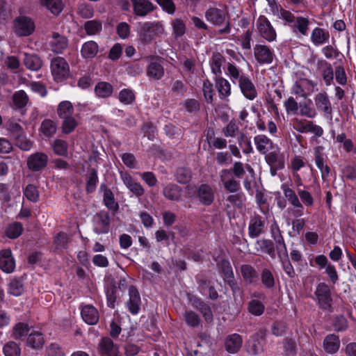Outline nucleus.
<instances>
[{"label": "nucleus", "instance_id": "f257e3e1", "mask_svg": "<svg viewBox=\"0 0 356 356\" xmlns=\"http://www.w3.org/2000/svg\"><path fill=\"white\" fill-rule=\"evenodd\" d=\"M226 74L233 83L238 82L240 90L246 99L254 100L257 97V90L251 79L234 63H227Z\"/></svg>", "mask_w": 356, "mask_h": 356}, {"label": "nucleus", "instance_id": "f03ea898", "mask_svg": "<svg viewBox=\"0 0 356 356\" xmlns=\"http://www.w3.org/2000/svg\"><path fill=\"white\" fill-rule=\"evenodd\" d=\"M280 15L295 34L307 36L309 30V19L302 16L296 17L291 11L281 9Z\"/></svg>", "mask_w": 356, "mask_h": 356}, {"label": "nucleus", "instance_id": "7ed1b4c3", "mask_svg": "<svg viewBox=\"0 0 356 356\" xmlns=\"http://www.w3.org/2000/svg\"><path fill=\"white\" fill-rule=\"evenodd\" d=\"M314 301L323 312L332 313L334 311L331 286L325 282H319L316 286Z\"/></svg>", "mask_w": 356, "mask_h": 356}, {"label": "nucleus", "instance_id": "20e7f679", "mask_svg": "<svg viewBox=\"0 0 356 356\" xmlns=\"http://www.w3.org/2000/svg\"><path fill=\"white\" fill-rule=\"evenodd\" d=\"M206 19L214 26H220L225 24V26L218 31L219 34L229 33L231 31L228 14L225 9L217 7H209L205 12Z\"/></svg>", "mask_w": 356, "mask_h": 356}, {"label": "nucleus", "instance_id": "39448f33", "mask_svg": "<svg viewBox=\"0 0 356 356\" xmlns=\"http://www.w3.org/2000/svg\"><path fill=\"white\" fill-rule=\"evenodd\" d=\"M219 272L223 276L225 282L230 287L233 294L240 293L241 289L234 278L233 269L227 259H222L218 264Z\"/></svg>", "mask_w": 356, "mask_h": 356}, {"label": "nucleus", "instance_id": "423d86ee", "mask_svg": "<svg viewBox=\"0 0 356 356\" xmlns=\"http://www.w3.org/2000/svg\"><path fill=\"white\" fill-rule=\"evenodd\" d=\"M163 32L162 25L159 22H145L140 27L139 38L143 43H150L155 38Z\"/></svg>", "mask_w": 356, "mask_h": 356}, {"label": "nucleus", "instance_id": "0eeeda50", "mask_svg": "<svg viewBox=\"0 0 356 356\" xmlns=\"http://www.w3.org/2000/svg\"><path fill=\"white\" fill-rule=\"evenodd\" d=\"M51 72L56 81H62L66 79L70 74V67L67 62L63 57L54 58L50 65Z\"/></svg>", "mask_w": 356, "mask_h": 356}, {"label": "nucleus", "instance_id": "6e6552de", "mask_svg": "<svg viewBox=\"0 0 356 356\" xmlns=\"http://www.w3.org/2000/svg\"><path fill=\"white\" fill-rule=\"evenodd\" d=\"M15 33L20 37L31 35L35 30L33 21L26 16H19L14 21Z\"/></svg>", "mask_w": 356, "mask_h": 356}, {"label": "nucleus", "instance_id": "1a4fd4ad", "mask_svg": "<svg viewBox=\"0 0 356 356\" xmlns=\"http://www.w3.org/2000/svg\"><path fill=\"white\" fill-rule=\"evenodd\" d=\"M48 161L49 157L47 154L37 152L27 158V168L33 172H40L47 166Z\"/></svg>", "mask_w": 356, "mask_h": 356}, {"label": "nucleus", "instance_id": "9d476101", "mask_svg": "<svg viewBox=\"0 0 356 356\" xmlns=\"http://www.w3.org/2000/svg\"><path fill=\"white\" fill-rule=\"evenodd\" d=\"M257 27L260 35L268 42L276 39V32L270 21L264 15H260L257 21Z\"/></svg>", "mask_w": 356, "mask_h": 356}, {"label": "nucleus", "instance_id": "9b49d317", "mask_svg": "<svg viewBox=\"0 0 356 356\" xmlns=\"http://www.w3.org/2000/svg\"><path fill=\"white\" fill-rule=\"evenodd\" d=\"M198 291L204 296L211 300H216L219 298L218 293L215 288L214 282L206 277L197 280Z\"/></svg>", "mask_w": 356, "mask_h": 356}, {"label": "nucleus", "instance_id": "f8f14e48", "mask_svg": "<svg viewBox=\"0 0 356 356\" xmlns=\"http://www.w3.org/2000/svg\"><path fill=\"white\" fill-rule=\"evenodd\" d=\"M110 216L106 211H101L93 218V231L97 234H107L110 227Z\"/></svg>", "mask_w": 356, "mask_h": 356}, {"label": "nucleus", "instance_id": "ddd939ff", "mask_svg": "<svg viewBox=\"0 0 356 356\" xmlns=\"http://www.w3.org/2000/svg\"><path fill=\"white\" fill-rule=\"evenodd\" d=\"M99 356H119V347L108 337H102L98 344Z\"/></svg>", "mask_w": 356, "mask_h": 356}, {"label": "nucleus", "instance_id": "4468645a", "mask_svg": "<svg viewBox=\"0 0 356 356\" xmlns=\"http://www.w3.org/2000/svg\"><path fill=\"white\" fill-rule=\"evenodd\" d=\"M315 263L321 268L325 267V273L327 275L330 282L333 285L336 284L339 281V275L335 266L332 264H328L327 258L323 255L320 254L315 257Z\"/></svg>", "mask_w": 356, "mask_h": 356}, {"label": "nucleus", "instance_id": "2eb2a0df", "mask_svg": "<svg viewBox=\"0 0 356 356\" xmlns=\"http://www.w3.org/2000/svg\"><path fill=\"white\" fill-rule=\"evenodd\" d=\"M254 55L259 64H270L273 60V51L266 45L256 44L254 47Z\"/></svg>", "mask_w": 356, "mask_h": 356}, {"label": "nucleus", "instance_id": "dca6fc26", "mask_svg": "<svg viewBox=\"0 0 356 356\" xmlns=\"http://www.w3.org/2000/svg\"><path fill=\"white\" fill-rule=\"evenodd\" d=\"M15 268V260L10 249L0 252V269L6 273H11Z\"/></svg>", "mask_w": 356, "mask_h": 356}, {"label": "nucleus", "instance_id": "f3484780", "mask_svg": "<svg viewBox=\"0 0 356 356\" xmlns=\"http://www.w3.org/2000/svg\"><path fill=\"white\" fill-rule=\"evenodd\" d=\"M129 298L127 304L128 310L133 315L138 314L140 309L141 299L135 286L131 285L129 287Z\"/></svg>", "mask_w": 356, "mask_h": 356}, {"label": "nucleus", "instance_id": "a211bd4d", "mask_svg": "<svg viewBox=\"0 0 356 356\" xmlns=\"http://www.w3.org/2000/svg\"><path fill=\"white\" fill-rule=\"evenodd\" d=\"M316 86V84L311 80L303 79L296 82L293 90L296 95L306 98L314 92Z\"/></svg>", "mask_w": 356, "mask_h": 356}, {"label": "nucleus", "instance_id": "6ab92c4d", "mask_svg": "<svg viewBox=\"0 0 356 356\" xmlns=\"http://www.w3.org/2000/svg\"><path fill=\"white\" fill-rule=\"evenodd\" d=\"M214 81L220 99L228 101L232 94L231 84L229 81L221 76H217L215 77Z\"/></svg>", "mask_w": 356, "mask_h": 356}, {"label": "nucleus", "instance_id": "aec40b11", "mask_svg": "<svg viewBox=\"0 0 356 356\" xmlns=\"http://www.w3.org/2000/svg\"><path fill=\"white\" fill-rule=\"evenodd\" d=\"M120 177L125 186L137 197H140L144 194L143 187L140 183L136 182L128 172H120Z\"/></svg>", "mask_w": 356, "mask_h": 356}, {"label": "nucleus", "instance_id": "412c9836", "mask_svg": "<svg viewBox=\"0 0 356 356\" xmlns=\"http://www.w3.org/2000/svg\"><path fill=\"white\" fill-rule=\"evenodd\" d=\"M134 13L139 17H145L155 9V6L149 0H131Z\"/></svg>", "mask_w": 356, "mask_h": 356}, {"label": "nucleus", "instance_id": "4be33fe9", "mask_svg": "<svg viewBox=\"0 0 356 356\" xmlns=\"http://www.w3.org/2000/svg\"><path fill=\"white\" fill-rule=\"evenodd\" d=\"M339 336L336 334H329L323 339V346L327 354L333 355L337 353L340 348Z\"/></svg>", "mask_w": 356, "mask_h": 356}, {"label": "nucleus", "instance_id": "5701e85b", "mask_svg": "<svg viewBox=\"0 0 356 356\" xmlns=\"http://www.w3.org/2000/svg\"><path fill=\"white\" fill-rule=\"evenodd\" d=\"M12 102L13 109L19 110L22 114H24L25 107L29 103V97L24 90H17L12 96Z\"/></svg>", "mask_w": 356, "mask_h": 356}, {"label": "nucleus", "instance_id": "b1692460", "mask_svg": "<svg viewBox=\"0 0 356 356\" xmlns=\"http://www.w3.org/2000/svg\"><path fill=\"white\" fill-rule=\"evenodd\" d=\"M264 342V337L256 333L250 337L247 344V350L251 355H257L263 350V345Z\"/></svg>", "mask_w": 356, "mask_h": 356}, {"label": "nucleus", "instance_id": "393cba45", "mask_svg": "<svg viewBox=\"0 0 356 356\" xmlns=\"http://www.w3.org/2000/svg\"><path fill=\"white\" fill-rule=\"evenodd\" d=\"M323 150V147L322 146L315 147V163L318 168L321 170L322 179H325L330 175V168L327 164H325L323 154L322 152Z\"/></svg>", "mask_w": 356, "mask_h": 356}, {"label": "nucleus", "instance_id": "a878e982", "mask_svg": "<svg viewBox=\"0 0 356 356\" xmlns=\"http://www.w3.org/2000/svg\"><path fill=\"white\" fill-rule=\"evenodd\" d=\"M242 343V337L238 334L234 333L227 337L225 342V348L229 353L235 354L239 351Z\"/></svg>", "mask_w": 356, "mask_h": 356}, {"label": "nucleus", "instance_id": "bb28decb", "mask_svg": "<svg viewBox=\"0 0 356 356\" xmlns=\"http://www.w3.org/2000/svg\"><path fill=\"white\" fill-rule=\"evenodd\" d=\"M23 64L29 70L38 71L42 66V60L36 54H23Z\"/></svg>", "mask_w": 356, "mask_h": 356}, {"label": "nucleus", "instance_id": "cd10ccee", "mask_svg": "<svg viewBox=\"0 0 356 356\" xmlns=\"http://www.w3.org/2000/svg\"><path fill=\"white\" fill-rule=\"evenodd\" d=\"M314 102L318 111L325 114L332 113V104L326 92H319L316 95Z\"/></svg>", "mask_w": 356, "mask_h": 356}, {"label": "nucleus", "instance_id": "c85d7f7f", "mask_svg": "<svg viewBox=\"0 0 356 356\" xmlns=\"http://www.w3.org/2000/svg\"><path fill=\"white\" fill-rule=\"evenodd\" d=\"M49 46L52 51L56 54H62L67 47V39L58 33L54 32L49 42Z\"/></svg>", "mask_w": 356, "mask_h": 356}, {"label": "nucleus", "instance_id": "c756f323", "mask_svg": "<svg viewBox=\"0 0 356 356\" xmlns=\"http://www.w3.org/2000/svg\"><path fill=\"white\" fill-rule=\"evenodd\" d=\"M192 305L202 314L207 323H211L213 321V316L211 307L200 298H195Z\"/></svg>", "mask_w": 356, "mask_h": 356}, {"label": "nucleus", "instance_id": "7c9ffc66", "mask_svg": "<svg viewBox=\"0 0 356 356\" xmlns=\"http://www.w3.org/2000/svg\"><path fill=\"white\" fill-rule=\"evenodd\" d=\"M330 321L332 330L336 332H344L349 327L348 321L343 314H334Z\"/></svg>", "mask_w": 356, "mask_h": 356}, {"label": "nucleus", "instance_id": "2f4dec72", "mask_svg": "<svg viewBox=\"0 0 356 356\" xmlns=\"http://www.w3.org/2000/svg\"><path fill=\"white\" fill-rule=\"evenodd\" d=\"M81 314L83 320L88 325H95L99 321L98 311L91 305H85Z\"/></svg>", "mask_w": 356, "mask_h": 356}, {"label": "nucleus", "instance_id": "473e14b6", "mask_svg": "<svg viewBox=\"0 0 356 356\" xmlns=\"http://www.w3.org/2000/svg\"><path fill=\"white\" fill-rule=\"evenodd\" d=\"M264 227V222L261 217L256 216L252 218L249 222L248 234L252 238L258 237L262 232Z\"/></svg>", "mask_w": 356, "mask_h": 356}, {"label": "nucleus", "instance_id": "72a5a7b5", "mask_svg": "<svg viewBox=\"0 0 356 356\" xmlns=\"http://www.w3.org/2000/svg\"><path fill=\"white\" fill-rule=\"evenodd\" d=\"M225 62V57L218 51L213 52L209 60L211 72L216 76H220L222 74V65Z\"/></svg>", "mask_w": 356, "mask_h": 356}, {"label": "nucleus", "instance_id": "f704fd0d", "mask_svg": "<svg viewBox=\"0 0 356 356\" xmlns=\"http://www.w3.org/2000/svg\"><path fill=\"white\" fill-rule=\"evenodd\" d=\"M241 273L243 280L249 284H254L258 280L259 274L250 264H243L241 266Z\"/></svg>", "mask_w": 356, "mask_h": 356}, {"label": "nucleus", "instance_id": "c9c22d12", "mask_svg": "<svg viewBox=\"0 0 356 356\" xmlns=\"http://www.w3.org/2000/svg\"><path fill=\"white\" fill-rule=\"evenodd\" d=\"M26 343L31 348L40 350L42 348L44 343V334L39 331H33L29 334Z\"/></svg>", "mask_w": 356, "mask_h": 356}, {"label": "nucleus", "instance_id": "e433bc0d", "mask_svg": "<svg viewBox=\"0 0 356 356\" xmlns=\"http://www.w3.org/2000/svg\"><path fill=\"white\" fill-rule=\"evenodd\" d=\"M254 142L257 151L261 154H266L273 147V141L265 135L254 136Z\"/></svg>", "mask_w": 356, "mask_h": 356}, {"label": "nucleus", "instance_id": "4c0bfd02", "mask_svg": "<svg viewBox=\"0 0 356 356\" xmlns=\"http://www.w3.org/2000/svg\"><path fill=\"white\" fill-rule=\"evenodd\" d=\"M181 187L175 184H168L163 190V194L170 200H179L182 195Z\"/></svg>", "mask_w": 356, "mask_h": 356}, {"label": "nucleus", "instance_id": "58836bf2", "mask_svg": "<svg viewBox=\"0 0 356 356\" xmlns=\"http://www.w3.org/2000/svg\"><path fill=\"white\" fill-rule=\"evenodd\" d=\"M99 51V46L95 41L90 40L83 44L81 54L86 59H91L96 56Z\"/></svg>", "mask_w": 356, "mask_h": 356}, {"label": "nucleus", "instance_id": "ea45409f", "mask_svg": "<svg viewBox=\"0 0 356 356\" xmlns=\"http://www.w3.org/2000/svg\"><path fill=\"white\" fill-rule=\"evenodd\" d=\"M147 75L149 79L158 81L164 76V68L157 62H151L147 67Z\"/></svg>", "mask_w": 356, "mask_h": 356}, {"label": "nucleus", "instance_id": "a19ab883", "mask_svg": "<svg viewBox=\"0 0 356 356\" xmlns=\"http://www.w3.org/2000/svg\"><path fill=\"white\" fill-rule=\"evenodd\" d=\"M261 282L266 289H273L275 286V277L268 268H264L260 273Z\"/></svg>", "mask_w": 356, "mask_h": 356}, {"label": "nucleus", "instance_id": "79ce46f5", "mask_svg": "<svg viewBox=\"0 0 356 356\" xmlns=\"http://www.w3.org/2000/svg\"><path fill=\"white\" fill-rule=\"evenodd\" d=\"M30 327L28 323L19 322L16 323L12 330V337L16 340H22L23 338L29 336Z\"/></svg>", "mask_w": 356, "mask_h": 356}, {"label": "nucleus", "instance_id": "37998d69", "mask_svg": "<svg viewBox=\"0 0 356 356\" xmlns=\"http://www.w3.org/2000/svg\"><path fill=\"white\" fill-rule=\"evenodd\" d=\"M329 38V33L318 27H316L311 34V40L315 45H320L327 42Z\"/></svg>", "mask_w": 356, "mask_h": 356}, {"label": "nucleus", "instance_id": "c03bdc74", "mask_svg": "<svg viewBox=\"0 0 356 356\" xmlns=\"http://www.w3.org/2000/svg\"><path fill=\"white\" fill-rule=\"evenodd\" d=\"M23 225L20 222H13L8 225L5 230V235L10 239L17 238L23 232Z\"/></svg>", "mask_w": 356, "mask_h": 356}, {"label": "nucleus", "instance_id": "a18cd8bd", "mask_svg": "<svg viewBox=\"0 0 356 356\" xmlns=\"http://www.w3.org/2000/svg\"><path fill=\"white\" fill-rule=\"evenodd\" d=\"M207 140L211 147L216 149H224L227 147V142L225 138L216 137L213 130L208 131Z\"/></svg>", "mask_w": 356, "mask_h": 356}, {"label": "nucleus", "instance_id": "49530a36", "mask_svg": "<svg viewBox=\"0 0 356 356\" xmlns=\"http://www.w3.org/2000/svg\"><path fill=\"white\" fill-rule=\"evenodd\" d=\"M24 291V286L20 278H14L8 284V293L13 296H20Z\"/></svg>", "mask_w": 356, "mask_h": 356}, {"label": "nucleus", "instance_id": "de8ad7c7", "mask_svg": "<svg viewBox=\"0 0 356 356\" xmlns=\"http://www.w3.org/2000/svg\"><path fill=\"white\" fill-rule=\"evenodd\" d=\"M266 160L270 166H275L277 168H284V156L275 151L270 152L266 156Z\"/></svg>", "mask_w": 356, "mask_h": 356}, {"label": "nucleus", "instance_id": "09e8293b", "mask_svg": "<svg viewBox=\"0 0 356 356\" xmlns=\"http://www.w3.org/2000/svg\"><path fill=\"white\" fill-rule=\"evenodd\" d=\"M74 111V106L69 101H63L58 105L57 115L61 120L73 115Z\"/></svg>", "mask_w": 356, "mask_h": 356}, {"label": "nucleus", "instance_id": "8fccbe9b", "mask_svg": "<svg viewBox=\"0 0 356 356\" xmlns=\"http://www.w3.org/2000/svg\"><path fill=\"white\" fill-rule=\"evenodd\" d=\"M113 86L108 82L101 81L97 83L95 88V92L97 97L106 98L113 93Z\"/></svg>", "mask_w": 356, "mask_h": 356}, {"label": "nucleus", "instance_id": "3c124183", "mask_svg": "<svg viewBox=\"0 0 356 356\" xmlns=\"http://www.w3.org/2000/svg\"><path fill=\"white\" fill-rule=\"evenodd\" d=\"M248 311L255 316H261L265 311V305L259 300L252 299L248 304Z\"/></svg>", "mask_w": 356, "mask_h": 356}, {"label": "nucleus", "instance_id": "603ef678", "mask_svg": "<svg viewBox=\"0 0 356 356\" xmlns=\"http://www.w3.org/2000/svg\"><path fill=\"white\" fill-rule=\"evenodd\" d=\"M197 195L201 200H213L214 189L209 184H201L197 188Z\"/></svg>", "mask_w": 356, "mask_h": 356}, {"label": "nucleus", "instance_id": "864d4df0", "mask_svg": "<svg viewBox=\"0 0 356 356\" xmlns=\"http://www.w3.org/2000/svg\"><path fill=\"white\" fill-rule=\"evenodd\" d=\"M321 69H322V76L323 80L325 82L327 86L331 85V83L334 78V72L332 67L330 63H327L325 60L321 61L319 63Z\"/></svg>", "mask_w": 356, "mask_h": 356}, {"label": "nucleus", "instance_id": "5fc2aeb1", "mask_svg": "<svg viewBox=\"0 0 356 356\" xmlns=\"http://www.w3.org/2000/svg\"><path fill=\"white\" fill-rule=\"evenodd\" d=\"M4 356H21L19 345L13 341L6 342L2 349Z\"/></svg>", "mask_w": 356, "mask_h": 356}, {"label": "nucleus", "instance_id": "6e6d98bb", "mask_svg": "<svg viewBox=\"0 0 356 356\" xmlns=\"http://www.w3.org/2000/svg\"><path fill=\"white\" fill-rule=\"evenodd\" d=\"M77 126L78 122L74 115L62 119L61 129L65 134L72 133Z\"/></svg>", "mask_w": 356, "mask_h": 356}, {"label": "nucleus", "instance_id": "4d7b16f0", "mask_svg": "<svg viewBox=\"0 0 356 356\" xmlns=\"http://www.w3.org/2000/svg\"><path fill=\"white\" fill-rule=\"evenodd\" d=\"M291 205L288 207L287 213V224L290 225L289 219L291 217L299 218L303 215V207L301 202H291Z\"/></svg>", "mask_w": 356, "mask_h": 356}, {"label": "nucleus", "instance_id": "13d9d810", "mask_svg": "<svg viewBox=\"0 0 356 356\" xmlns=\"http://www.w3.org/2000/svg\"><path fill=\"white\" fill-rule=\"evenodd\" d=\"M84 29L88 35H96L102 29V24L99 20L93 19L85 22Z\"/></svg>", "mask_w": 356, "mask_h": 356}, {"label": "nucleus", "instance_id": "bf43d9fd", "mask_svg": "<svg viewBox=\"0 0 356 356\" xmlns=\"http://www.w3.org/2000/svg\"><path fill=\"white\" fill-rule=\"evenodd\" d=\"M97 181V171L96 169L92 168L86 176V191L88 193H92L95 191Z\"/></svg>", "mask_w": 356, "mask_h": 356}, {"label": "nucleus", "instance_id": "052dcab7", "mask_svg": "<svg viewBox=\"0 0 356 356\" xmlns=\"http://www.w3.org/2000/svg\"><path fill=\"white\" fill-rule=\"evenodd\" d=\"M54 154L61 156H66L68 151V144L65 140L56 139L51 144Z\"/></svg>", "mask_w": 356, "mask_h": 356}, {"label": "nucleus", "instance_id": "680f3d73", "mask_svg": "<svg viewBox=\"0 0 356 356\" xmlns=\"http://www.w3.org/2000/svg\"><path fill=\"white\" fill-rule=\"evenodd\" d=\"M118 99L121 103L129 105L134 102L136 96L131 89L124 88L119 92Z\"/></svg>", "mask_w": 356, "mask_h": 356}, {"label": "nucleus", "instance_id": "e2e57ef3", "mask_svg": "<svg viewBox=\"0 0 356 356\" xmlns=\"http://www.w3.org/2000/svg\"><path fill=\"white\" fill-rule=\"evenodd\" d=\"M116 293L117 286L115 284H111L106 289L107 306L111 309H114L115 306V301L117 299Z\"/></svg>", "mask_w": 356, "mask_h": 356}, {"label": "nucleus", "instance_id": "0e129e2a", "mask_svg": "<svg viewBox=\"0 0 356 356\" xmlns=\"http://www.w3.org/2000/svg\"><path fill=\"white\" fill-rule=\"evenodd\" d=\"M238 143L239 147L245 154H249L253 152V148L250 138L243 133H241L238 137Z\"/></svg>", "mask_w": 356, "mask_h": 356}, {"label": "nucleus", "instance_id": "69168bd1", "mask_svg": "<svg viewBox=\"0 0 356 356\" xmlns=\"http://www.w3.org/2000/svg\"><path fill=\"white\" fill-rule=\"evenodd\" d=\"M47 356H66L65 349L56 342L50 343L46 348Z\"/></svg>", "mask_w": 356, "mask_h": 356}, {"label": "nucleus", "instance_id": "338daca9", "mask_svg": "<svg viewBox=\"0 0 356 356\" xmlns=\"http://www.w3.org/2000/svg\"><path fill=\"white\" fill-rule=\"evenodd\" d=\"M176 179L181 184L189 182L192 178V172L189 168H179L175 174Z\"/></svg>", "mask_w": 356, "mask_h": 356}, {"label": "nucleus", "instance_id": "774afa93", "mask_svg": "<svg viewBox=\"0 0 356 356\" xmlns=\"http://www.w3.org/2000/svg\"><path fill=\"white\" fill-rule=\"evenodd\" d=\"M40 130L45 136L51 137L56 131V126L52 120L45 119L41 124Z\"/></svg>", "mask_w": 356, "mask_h": 356}]
</instances>
